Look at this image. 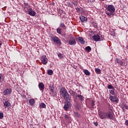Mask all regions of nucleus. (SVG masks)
Returning <instances> with one entry per match:
<instances>
[{"instance_id": "obj_1", "label": "nucleus", "mask_w": 128, "mask_h": 128, "mask_svg": "<svg viewBox=\"0 0 128 128\" xmlns=\"http://www.w3.org/2000/svg\"><path fill=\"white\" fill-rule=\"evenodd\" d=\"M60 95L62 96L66 102H70V94L68 92L66 89L64 88H62L60 90Z\"/></svg>"}, {"instance_id": "obj_2", "label": "nucleus", "mask_w": 128, "mask_h": 128, "mask_svg": "<svg viewBox=\"0 0 128 128\" xmlns=\"http://www.w3.org/2000/svg\"><path fill=\"white\" fill-rule=\"evenodd\" d=\"M60 95L62 96L66 102H70V94L68 92L66 89L64 88H62L60 90Z\"/></svg>"}, {"instance_id": "obj_3", "label": "nucleus", "mask_w": 128, "mask_h": 128, "mask_svg": "<svg viewBox=\"0 0 128 128\" xmlns=\"http://www.w3.org/2000/svg\"><path fill=\"white\" fill-rule=\"evenodd\" d=\"M116 12V8L114 5H108L106 8V14H107L108 18L111 16L114 15V12Z\"/></svg>"}, {"instance_id": "obj_4", "label": "nucleus", "mask_w": 128, "mask_h": 128, "mask_svg": "<svg viewBox=\"0 0 128 128\" xmlns=\"http://www.w3.org/2000/svg\"><path fill=\"white\" fill-rule=\"evenodd\" d=\"M100 118L102 120H106L108 118H112V116L110 115V112H100L99 114Z\"/></svg>"}, {"instance_id": "obj_5", "label": "nucleus", "mask_w": 128, "mask_h": 128, "mask_svg": "<svg viewBox=\"0 0 128 128\" xmlns=\"http://www.w3.org/2000/svg\"><path fill=\"white\" fill-rule=\"evenodd\" d=\"M24 10L25 12H28V14H29L30 16H34L36 14V12L32 10V8H24Z\"/></svg>"}, {"instance_id": "obj_6", "label": "nucleus", "mask_w": 128, "mask_h": 128, "mask_svg": "<svg viewBox=\"0 0 128 128\" xmlns=\"http://www.w3.org/2000/svg\"><path fill=\"white\" fill-rule=\"evenodd\" d=\"M102 36H100V35L96 34L92 36L91 38H92L93 40H94V42H100V40H102Z\"/></svg>"}, {"instance_id": "obj_7", "label": "nucleus", "mask_w": 128, "mask_h": 128, "mask_svg": "<svg viewBox=\"0 0 128 128\" xmlns=\"http://www.w3.org/2000/svg\"><path fill=\"white\" fill-rule=\"evenodd\" d=\"M52 40L54 42H56V44H59V46L62 44V42H60V38H58L56 36L52 37Z\"/></svg>"}, {"instance_id": "obj_8", "label": "nucleus", "mask_w": 128, "mask_h": 128, "mask_svg": "<svg viewBox=\"0 0 128 128\" xmlns=\"http://www.w3.org/2000/svg\"><path fill=\"white\" fill-rule=\"evenodd\" d=\"M109 98L111 100V102H116V104L118 103V97H116V96H110L109 97Z\"/></svg>"}, {"instance_id": "obj_9", "label": "nucleus", "mask_w": 128, "mask_h": 128, "mask_svg": "<svg viewBox=\"0 0 128 128\" xmlns=\"http://www.w3.org/2000/svg\"><path fill=\"white\" fill-rule=\"evenodd\" d=\"M76 44V38L74 37H71L68 42V44L70 46H72Z\"/></svg>"}, {"instance_id": "obj_10", "label": "nucleus", "mask_w": 128, "mask_h": 128, "mask_svg": "<svg viewBox=\"0 0 128 128\" xmlns=\"http://www.w3.org/2000/svg\"><path fill=\"white\" fill-rule=\"evenodd\" d=\"M41 62L43 64H48V60L46 56H42Z\"/></svg>"}, {"instance_id": "obj_11", "label": "nucleus", "mask_w": 128, "mask_h": 128, "mask_svg": "<svg viewBox=\"0 0 128 128\" xmlns=\"http://www.w3.org/2000/svg\"><path fill=\"white\" fill-rule=\"evenodd\" d=\"M12 90L11 88H6L4 90L3 94L4 96H8L12 94Z\"/></svg>"}, {"instance_id": "obj_12", "label": "nucleus", "mask_w": 128, "mask_h": 128, "mask_svg": "<svg viewBox=\"0 0 128 128\" xmlns=\"http://www.w3.org/2000/svg\"><path fill=\"white\" fill-rule=\"evenodd\" d=\"M68 102L64 106V110H68L72 106V104L70 102V101H67Z\"/></svg>"}, {"instance_id": "obj_13", "label": "nucleus", "mask_w": 128, "mask_h": 128, "mask_svg": "<svg viewBox=\"0 0 128 128\" xmlns=\"http://www.w3.org/2000/svg\"><path fill=\"white\" fill-rule=\"evenodd\" d=\"M8 106H10V102L8 100H6L4 102V108H8Z\"/></svg>"}, {"instance_id": "obj_14", "label": "nucleus", "mask_w": 128, "mask_h": 128, "mask_svg": "<svg viewBox=\"0 0 128 128\" xmlns=\"http://www.w3.org/2000/svg\"><path fill=\"white\" fill-rule=\"evenodd\" d=\"M38 88L40 90H42V92H44V83L42 82L39 83Z\"/></svg>"}, {"instance_id": "obj_15", "label": "nucleus", "mask_w": 128, "mask_h": 128, "mask_svg": "<svg viewBox=\"0 0 128 128\" xmlns=\"http://www.w3.org/2000/svg\"><path fill=\"white\" fill-rule=\"evenodd\" d=\"M80 18L82 22H88V18L82 16H80Z\"/></svg>"}, {"instance_id": "obj_16", "label": "nucleus", "mask_w": 128, "mask_h": 128, "mask_svg": "<svg viewBox=\"0 0 128 128\" xmlns=\"http://www.w3.org/2000/svg\"><path fill=\"white\" fill-rule=\"evenodd\" d=\"M78 42H80L82 44H84L85 41L84 40V38L82 37H79L78 38Z\"/></svg>"}, {"instance_id": "obj_17", "label": "nucleus", "mask_w": 128, "mask_h": 128, "mask_svg": "<svg viewBox=\"0 0 128 128\" xmlns=\"http://www.w3.org/2000/svg\"><path fill=\"white\" fill-rule=\"evenodd\" d=\"M29 104L30 106H34L36 104V100L34 98H31L29 100Z\"/></svg>"}, {"instance_id": "obj_18", "label": "nucleus", "mask_w": 128, "mask_h": 128, "mask_svg": "<svg viewBox=\"0 0 128 128\" xmlns=\"http://www.w3.org/2000/svg\"><path fill=\"white\" fill-rule=\"evenodd\" d=\"M40 108H46V106L44 103L42 102L40 104Z\"/></svg>"}, {"instance_id": "obj_19", "label": "nucleus", "mask_w": 128, "mask_h": 128, "mask_svg": "<svg viewBox=\"0 0 128 128\" xmlns=\"http://www.w3.org/2000/svg\"><path fill=\"white\" fill-rule=\"evenodd\" d=\"M60 28H64V30L66 29V25H64V23L61 22L60 24Z\"/></svg>"}, {"instance_id": "obj_20", "label": "nucleus", "mask_w": 128, "mask_h": 128, "mask_svg": "<svg viewBox=\"0 0 128 128\" xmlns=\"http://www.w3.org/2000/svg\"><path fill=\"white\" fill-rule=\"evenodd\" d=\"M47 74L49 75V76H52L53 74H54V71H52V70H48Z\"/></svg>"}, {"instance_id": "obj_21", "label": "nucleus", "mask_w": 128, "mask_h": 128, "mask_svg": "<svg viewBox=\"0 0 128 128\" xmlns=\"http://www.w3.org/2000/svg\"><path fill=\"white\" fill-rule=\"evenodd\" d=\"M76 96L80 100H84V98L80 94H78Z\"/></svg>"}, {"instance_id": "obj_22", "label": "nucleus", "mask_w": 128, "mask_h": 128, "mask_svg": "<svg viewBox=\"0 0 128 128\" xmlns=\"http://www.w3.org/2000/svg\"><path fill=\"white\" fill-rule=\"evenodd\" d=\"M84 72L86 76H90V72L88 70H84Z\"/></svg>"}, {"instance_id": "obj_23", "label": "nucleus", "mask_w": 128, "mask_h": 128, "mask_svg": "<svg viewBox=\"0 0 128 128\" xmlns=\"http://www.w3.org/2000/svg\"><path fill=\"white\" fill-rule=\"evenodd\" d=\"M69 94H72V96H74V95L76 94V92H74L72 90H70L68 91Z\"/></svg>"}, {"instance_id": "obj_24", "label": "nucleus", "mask_w": 128, "mask_h": 128, "mask_svg": "<svg viewBox=\"0 0 128 128\" xmlns=\"http://www.w3.org/2000/svg\"><path fill=\"white\" fill-rule=\"evenodd\" d=\"M95 72L97 74H100V68H95Z\"/></svg>"}, {"instance_id": "obj_25", "label": "nucleus", "mask_w": 128, "mask_h": 128, "mask_svg": "<svg viewBox=\"0 0 128 128\" xmlns=\"http://www.w3.org/2000/svg\"><path fill=\"white\" fill-rule=\"evenodd\" d=\"M86 50L88 52H90V50H92V48L90 46H88L86 48Z\"/></svg>"}, {"instance_id": "obj_26", "label": "nucleus", "mask_w": 128, "mask_h": 128, "mask_svg": "<svg viewBox=\"0 0 128 128\" xmlns=\"http://www.w3.org/2000/svg\"><path fill=\"white\" fill-rule=\"evenodd\" d=\"M108 88L109 90H114V86H112V84H110L108 85Z\"/></svg>"}, {"instance_id": "obj_27", "label": "nucleus", "mask_w": 128, "mask_h": 128, "mask_svg": "<svg viewBox=\"0 0 128 128\" xmlns=\"http://www.w3.org/2000/svg\"><path fill=\"white\" fill-rule=\"evenodd\" d=\"M64 118L66 120H70V117L68 115H66Z\"/></svg>"}, {"instance_id": "obj_28", "label": "nucleus", "mask_w": 128, "mask_h": 128, "mask_svg": "<svg viewBox=\"0 0 128 128\" xmlns=\"http://www.w3.org/2000/svg\"><path fill=\"white\" fill-rule=\"evenodd\" d=\"M57 32L59 34H62V29L60 28H58L56 30Z\"/></svg>"}, {"instance_id": "obj_29", "label": "nucleus", "mask_w": 128, "mask_h": 128, "mask_svg": "<svg viewBox=\"0 0 128 128\" xmlns=\"http://www.w3.org/2000/svg\"><path fill=\"white\" fill-rule=\"evenodd\" d=\"M58 56L60 58H64V54H62V53L58 54Z\"/></svg>"}, {"instance_id": "obj_30", "label": "nucleus", "mask_w": 128, "mask_h": 128, "mask_svg": "<svg viewBox=\"0 0 128 128\" xmlns=\"http://www.w3.org/2000/svg\"><path fill=\"white\" fill-rule=\"evenodd\" d=\"M110 92L111 94L114 96V88L110 90Z\"/></svg>"}, {"instance_id": "obj_31", "label": "nucleus", "mask_w": 128, "mask_h": 128, "mask_svg": "<svg viewBox=\"0 0 128 128\" xmlns=\"http://www.w3.org/2000/svg\"><path fill=\"white\" fill-rule=\"evenodd\" d=\"M117 62H118V64H120V66H124V62H123L122 61V60H118V61H117Z\"/></svg>"}, {"instance_id": "obj_32", "label": "nucleus", "mask_w": 128, "mask_h": 128, "mask_svg": "<svg viewBox=\"0 0 128 128\" xmlns=\"http://www.w3.org/2000/svg\"><path fill=\"white\" fill-rule=\"evenodd\" d=\"M4 118V113L0 112V119L2 120Z\"/></svg>"}, {"instance_id": "obj_33", "label": "nucleus", "mask_w": 128, "mask_h": 128, "mask_svg": "<svg viewBox=\"0 0 128 128\" xmlns=\"http://www.w3.org/2000/svg\"><path fill=\"white\" fill-rule=\"evenodd\" d=\"M88 2H94V0H87Z\"/></svg>"}, {"instance_id": "obj_34", "label": "nucleus", "mask_w": 128, "mask_h": 128, "mask_svg": "<svg viewBox=\"0 0 128 128\" xmlns=\"http://www.w3.org/2000/svg\"><path fill=\"white\" fill-rule=\"evenodd\" d=\"M94 102H96L94 100L92 101V106H94Z\"/></svg>"}, {"instance_id": "obj_35", "label": "nucleus", "mask_w": 128, "mask_h": 128, "mask_svg": "<svg viewBox=\"0 0 128 128\" xmlns=\"http://www.w3.org/2000/svg\"><path fill=\"white\" fill-rule=\"evenodd\" d=\"M126 126H128V120H126L125 122Z\"/></svg>"}, {"instance_id": "obj_36", "label": "nucleus", "mask_w": 128, "mask_h": 128, "mask_svg": "<svg viewBox=\"0 0 128 128\" xmlns=\"http://www.w3.org/2000/svg\"><path fill=\"white\" fill-rule=\"evenodd\" d=\"M2 40H0V48L2 46Z\"/></svg>"}, {"instance_id": "obj_37", "label": "nucleus", "mask_w": 128, "mask_h": 128, "mask_svg": "<svg viewBox=\"0 0 128 128\" xmlns=\"http://www.w3.org/2000/svg\"><path fill=\"white\" fill-rule=\"evenodd\" d=\"M74 4L75 6H76V5L78 4V3L76 2V1L74 2Z\"/></svg>"}, {"instance_id": "obj_38", "label": "nucleus", "mask_w": 128, "mask_h": 128, "mask_svg": "<svg viewBox=\"0 0 128 128\" xmlns=\"http://www.w3.org/2000/svg\"><path fill=\"white\" fill-rule=\"evenodd\" d=\"M76 10H77L78 12H80V8H77Z\"/></svg>"}, {"instance_id": "obj_39", "label": "nucleus", "mask_w": 128, "mask_h": 128, "mask_svg": "<svg viewBox=\"0 0 128 128\" xmlns=\"http://www.w3.org/2000/svg\"><path fill=\"white\" fill-rule=\"evenodd\" d=\"M2 80V74H0V80Z\"/></svg>"}, {"instance_id": "obj_40", "label": "nucleus", "mask_w": 128, "mask_h": 128, "mask_svg": "<svg viewBox=\"0 0 128 128\" xmlns=\"http://www.w3.org/2000/svg\"><path fill=\"white\" fill-rule=\"evenodd\" d=\"M126 110H128V106H126Z\"/></svg>"}, {"instance_id": "obj_41", "label": "nucleus", "mask_w": 128, "mask_h": 128, "mask_svg": "<svg viewBox=\"0 0 128 128\" xmlns=\"http://www.w3.org/2000/svg\"><path fill=\"white\" fill-rule=\"evenodd\" d=\"M100 0V2H104V0Z\"/></svg>"}, {"instance_id": "obj_42", "label": "nucleus", "mask_w": 128, "mask_h": 128, "mask_svg": "<svg viewBox=\"0 0 128 128\" xmlns=\"http://www.w3.org/2000/svg\"><path fill=\"white\" fill-rule=\"evenodd\" d=\"M96 126H98V123L95 124Z\"/></svg>"}]
</instances>
